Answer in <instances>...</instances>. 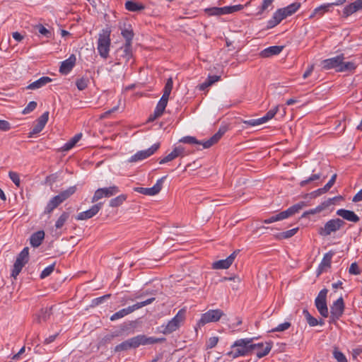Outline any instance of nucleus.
<instances>
[{
	"label": "nucleus",
	"instance_id": "nucleus-1",
	"mask_svg": "<svg viewBox=\"0 0 362 362\" xmlns=\"http://www.w3.org/2000/svg\"><path fill=\"white\" fill-rule=\"evenodd\" d=\"M254 338H246L236 340L231 348L233 350L227 353V356L236 358L239 356L247 355L250 352L255 351V347L261 346L259 344H252Z\"/></svg>",
	"mask_w": 362,
	"mask_h": 362
},
{
	"label": "nucleus",
	"instance_id": "nucleus-2",
	"mask_svg": "<svg viewBox=\"0 0 362 362\" xmlns=\"http://www.w3.org/2000/svg\"><path fill=\"white\" fill-rule=\"evenodd\" d=\"M76 191V186L69 187L67 189L62 191L59 194L53 197L47 203L45 213L50 214L54 209L58 207L65 200L69 199Z\"/></svg>",
	"mask_w": 362,
	"mask_h": 362
},
{
	"label": "nucleus",
	"instance_id": "nucleus-3",
	"mask_svg": "<svg viewBox=\"0 0 362 362\" xmlns=\"http://www.w3.org/2000/svg\"><path fill=\"white\" fill-rule=\"evenodd\" d=\"M307 206V204L305 202H300L291 206L286 210L281 211L274 216H272L269 217V218L263 220V223H266V224H269V223H274L275 221L284 220L285 218H287L293 216L296 213H298L302 208H303L304 206Z\"/></svg>",
	"mask_w": 362,
	"mask_h": 362
},
{
	"label": "nucleus",
	"instance_id": "nucleus-4",
	"mask_svg": "<svg viewBox=\"0 0 362 362\" xmlns=\"http://www.w3.org/2000/svg\"><path fill=\"white\" fill-rule=\"evenodd\" d=\"M110 30H103L99 34L98 40V51L101 57L107 59L109 54L110 46Z\"/></svg>",
	"mask_w": 362,
	"mask_h": 362
},
{
	"label": "nucleus",
	"instance_id": "nucleus-5",
	"mask_svg": "<svg viewBox=\"0 0 362 362\" xmlns=\"http://www.w3.org/2000/svg\"><path fill=\"white\" fill-rule=\"evenodd\" d=\"M345 222L339 218L328 221L324 226L319 229V234L322 236H328L332 233L339 230L344 226Z\"/></svg>",
	"mask_w": 362,
	"mask_h": 362
},
{
	"label": "nucleus",
	"instance_id": "nucleus-6",
	"mask_svg": "<svg viewBox=\"0 0 362 362\" xmlns=\"http://www.w3.org/2000/svg\"><path fill=\"white\" fill-rule=\"evenodd\" d=\"M328 290L327 288L322 289L315 300V305L323 317H327L329 311L327 304V294Z\"/></svg>",
	"mask_w": 362,
	"mask_h": 362
},
{
	"label": "nucleus",
	"instance_id": "nucleus-7",
	"mask_svg": "<svg viewBox=\"0 0 362 362\" xmlns=\"http://www.w3.org/2000/svg\"><path fill=\"white\" fill-rule=\"evenodd\" d=\"M133 349H136L141 345L153 344L165 341V338H156L153 337H146L144 334H139L130 338Z\"/></svg>",
	"mask_w": 362,
	"mask_h": 362
},
{
	"label": "nucleus",
	"instance_id": "nucleus-8",
	"mask_svg": "<svg viewBox=\"0 0 362 362\" xmlns=\"http://www.w3.org/2000/svg\"><path fill=\"white\" fill-rule=\"evenodd\" d=\"M185 311L184 310H179L177 315L168 322L163 331V334H170L177 329L185 319Z\"/></svg>",
	"mask_w": 362,
	"mask_h": 362
},
{
	"label": "nucleus",
	"instance_id": "nucleus-9",
	"mask_svg": "<svg viewBox=\"0 0 362 362\" xmlns=\"http://www.w3.org/2000/svg\"><path fill=\"white\" fill-rule=\"evenodd\" d=\"M223 315L224 313L220 309L209 310L202 315L201 319L199 321V325H204L209 322H217Z\"/></svg>",
	"mask_w": 362,
	"mask_h": 362
},
{
	"label": "nucleus",
	"instance_id": "nucleus-10",
	"mask_svg": "<svg viewBox=\"0 0 362 362\" xmlns=\"http://www.w3.org/2000/svg\"><path fill=\"white\" fill-rule=\"evenodd\" d=\"M119 192V187L113 185L109 187L98 189L91 199V202L95 203L103 197H110Z\"/></svg>",
	"mask_w": 362,
	"mask_h": 362
},
{
	"label": "nucleus",
	"instance_id": "nucleus-11",
	"mask_svg": "<svg viewBox=\"0 0 362 362\" xmlns=\"http://www.w3.org/2000/svg\"><path fill=\"white\" fill-rule=\"evenodd\" d=\"M345 305L342 297H339L330 306V318L332 322L338 320L344 314Z\"/></svg>",
	"mask_w": 362,
	"mask_h": 362
},
{
	"label": "nucleus",
	"instance_id": "nucleus-12",
	"mask_svg": "<svg viewBox=\"0 0 362 362\" xmlns=\"http://www.w3.org/2000/svg\"><path fill=\"white\" fill-rule=\"evenodd\" d=\"M167 175H165L162 177L161 178L158 179L156 182V183L150 188H145V187H134V190L136 192H139L140 194H144V195H148V196H153L157 194H158L162 187H163V183L164 180L166 179Z\"/></svg>",
	"mask_w": 362,
	"mask_h": 362
},
{
	"label": "nucleus",
	"instance_id": "nucleus-13",
	"mask_svg": "<svg viewBox=\"0 0 362 362\" xmlns=\"http://www.w3.org/2000/svg\"><path fill=\"white\" fill-rule=\"evenodd\" d=\"M160 148V143H156L152 145L150 148L146 150L139 151L134 155L130 157L129 162L134 163L144 160L151 155H153Z\"/></svg>",
	"mask_w": 362,
	"mask_h": 362
},
{
	"label": "nucleus",
	"instance_id": "nucleus-14",
	"mask_svg": "<svg viewBox=\"0 0 362 362\" xmlns=\"http://www.w3.org/2000/svg\"><path fill=\"white\" fill-rule=\"evenodd\" d=\"M341 59H345L344 54H341L334 57L326 59L322 61V68L325 70L334 69L338 72V69L341 64Z\"/></svg>",
	"mask_w": 362,
	"mask_h": 362
},
{
	"label": "nucleus",
	"instance_id": "nucleus-15",
	"mask_svg": "<svg viewBox=\"0 0 362 362\" xmlns=\"http://www.w3.org/2000/svg\"><path fill=\"white\" fill-rule=\"evenodd\" d=\"M239 252L240 250H236L226 259L214 262L212 264V268L214 269H223L229 268Z\"/></svg>",
	"mask_w": 362,
	"mask_h": 362
},
{
	"label": "nucleus",
	"instance_id": "nucleus-16",
	"mask_svg": "<svg viewBox=\"0 0 362 362\" xmlns=\"http://www.w3.org/2000/svg\"><path fill=\"white\" fill-rule=\"evenodd\" d=\"M116 54L117 60H124L125 63H127L133 57L132 45L124 44L122 47L117 50Z\"/></svg>",
	"mask_w": 362,
	"mask_h": 362
},
{
	"label": "nucleus",
	"instance_id": "nucleus-17",
	"mask_svg": "<svg viewBox=\"0 0 362 362\" xmlns=\"http://www.w3.org/2000/svg\"><path fill=\"white\" fill-rule=\"evenodd\" d=\"M103 204V202H99L96 204L93 205L88 210L79 213L76 216V219L87 220L93 217L101 209Z\"/></svg>",
	"mask_w": 362,
	"mask_h": 362
},
{
	"label": "nucleus",
	"instance_id": "nucleus-18",
	"mask_svg": "<svg viewBox=\"0 0 362 362\" xmlns=\"http://www.w3.org/2000/svg\"><path fill=\"white\" fill-rule=\"evenodd\" d=\"M49 119V112H45L37 119L36 124L34 125L32 130L29 133V137L40 133L45 127Z\"/></svg>",
	"mask_w": 362,
	"mask_h": 362
},
{
	"label": "nucleus",
	"instance_id": "nucleus-19",
	"mask_svg": "<svg viewBox=\"0 0 362 362\" xmlns=\"http://www.w3.org/2000/svg\"><path fill=\"white\" fill-rule=\"evenodd\" d=\"M227 130L228 127L226 126H221L215 134L209 139L204 141V143L202 144L203 148H209L216 144Z\"/></svg>",
	"mask_w": 362,
	"mask_h": 362
},
{
	"label": "nucleus",
	"instance_id": "nucleus-20",
	"mask_svg": "<svg viewBox=\"0 0 362 362\" xmlns=\"http://www.w3.org/2000/svg\"><path fill=\"white\" fill-rule=\"evenodd\" d=\"M76 62V57L74 54H71L69 57L61 63L59 72L62 74H68L74 67Z\"/></svg>",
	"mask_w": 362,
	"mask_h": 362
},
{
	"label": "nucleus",
	"instance_id": "nucleus-21",
	"mask_svg": "<svg viewBox=\"0 0 362 362\" xmlns=\"http://www.w3.org/2000/svg\"><path fill=\"white\" fill-rule=\"evenodd\" d=\"M334 252L333 251H329L325 253L317 269V276H320L322 273H323L327 268L331 267L332 258L334 256Z\"/></svg>",
	"mask_w": 362,
	"mask_h": 362
},
{
	"label": "nucleus",
	"instance_id": "nucleus-22",
	"mask_svg": "<svg viewBox=\"0 0 362 362\" xmlns=\"http://www.w3.org/2000/svg\"><path fill=\"white\" fill-rule=\"evenodd\" d=\"M362 9V0H356L354 2L346 6L343 10V16L348 17L350 15Z\"/></svg>",
	"mask_w": 362,
	"mask_h": 362
},
{
	"label": "nucleus",
	"instance_id": "nucleus-23",
	"mask_svg": "<svg viewBox=\"0 0 362 362\" xmlns=\"http://www.w3.org/2000/svg\"><path fill=\"white\" fill-rule=\"evenodd\" d=\"M336 214L344 219L353 223H357L360 220V218L353 211L340 209L337 211Z\"/></svg>",
	"mask_w": 362,
	"mask_h": 362
},
{
	"label": "nucleus",
	"instance_id": "nucleus-24",
	"mask_svg": "<svg viewBox=\"0 0 362 362\" xmlns=\"http://www.w3.org/2000/svg\"><path fill=\"white\" fill-rule=\"evenodd\" d=\"M257 344H259L261 346L255 347V350L256 351V356L257 358H262L270 352L273 343L272 341H268L265 344L260 342Z\"/></svg>",
	"mask_w": 362,
	"mask_h": 362
},
{
	"label": "nucleus",
	"instance_id": "nucleus-25",
	"mask_svg": "<svg viewBox=\"0 0 362 362\" xmlns=\"http://www.w3.org/2000/svg\"><path fill=\"white\" fill-rule=\"evenodd\" d=\"M335 199H336V197H334L332 199H329L328 200L322 202L320 205L317 206L316 208L305 211L302 214V217L305 218V217H307L308 215H313V214L321 212L322 210H324L325 208H327L331 204H332V201Z\"/></svg>",
	"mask_w": 362,
	"mask_h": 362
},
{
	"label": "nucleus",
	"instance_id": "nucleus-26",
	"mask_svg": "<svg viewBox=\"0 0 362 362\" xmlns=\"http://www.w3.org/2000/svg\"><path fill=\"white\" fill-rule=\"evenodd\" d=\"M284 49V46H271L260 52L259 55L263 58L270 57L279 54Z\"/></svg>",
	"mask_w": 362,
	"mask_h": 362
},
{
	"label": "nucleus",
	"instance_id": "nucleus-27",
	"mask_svg": "<svg viewBox=\"0 0 362 362\" xmlns=\"http://www.w3.org/2000/svg\"><path fill=\"white\" fill-rule=\"evenodd\" d=\"M52 79L48 76H42L37 79V81L30 83L26 88L30 90H36L40 88L47 83H50Z\"/></svg>",
	"mask_w": 362,
	"mask_h": 362
},
{
	"label": "nucleus",
	"instance_id": "nucleus-28",
	"mask_svg": "<svg viewBox=\"0 0 362 362\" xmlns=\"http://www.w3.org/2000/svg\"><path fill=\"white\" fill-rule=\"evenodd\" d=\"M204 12L209 16H222L229 14L228 6L223 7H210L204 9Z\"/></svg>",
	"mask_w": 362,
	"mask_h": 362
},
{
	"label": "nucleus",
	"instance_id": "nucleus-29",
	"mask_svg": "<svg viewBox=\"0 0 362 362\" xmlns=\"http://www.w3.org/2000/svg\"><path fill=\"white\" fill-rule=\"evenodd\" d=\"M45 238V232L43 230H38L33 233L30 238V244L33 247H39Z\"/></svg>",
	"mask_w": 362,
	"mask_h": 362
},
{
	"label": "nucleus",
	"instance_id": "nucleus-30",
	"mask_svg": "<svg viewBox=\"0 0 362 362\" xmlns=\"http://www.w3.org/2000/svg\"><path fill=\"white\" fill-rule=\"evenodd\" d=\"M52 307L49 308H42L39 313L36 315L35 320L38 323H41L42 322H46L51 315L52 314Z\"/></svg>",
	"mask_w": 362,
	"mask_h": 362
},
{
	"label": "nucleus",
	"instance_id": "nucleus-31",
	"mask_svg": "<svg viewBox=\"0 0 362 362\" xmlns=\"http://www.w3.org/2000/svg\"><path fill=\"white\" fill-rule=\"evenodd\" d=\"M135 310H135V308L134 307V305H131L126 308H123V309L116 312L115 313H114L110 317V320L115 321L116 320L120 319V318L124 317V316L133 313Z\"/></svg>",
	"mask_w": 362,
	"mask_h": 362
},
{
	"label": "nucleus",
	"instance_id": "nucleus-32",
	"mask_svg": "<svg viewBox=\"0 0 362 362\" xmlns=\"http://www.w3.org/2000/svg\"><path fill=\"white\" fill-rule=\"evenodd\" d=\"M344 59H341V64L340 65L338 72H353L357 67V64L354 62H344Z\"/></svg>",
	"mask_w": 362,
	"mask_h": 362
},
{
	"label": "nucleus",
	"instance_id": "nucleus-33",
	"mask_svg": "<svg viewBox=\"0 0 362 362\" xmlns=\"http://www.w3.org/2000/svg\"><path fill=\"white\" fill-rule=\"evenodd\" d=\"M125 8L132 12H136L141 10H144L145 8L144 5L142 4H139L136 1H127L125 2Z\"/></svg>",
	"mask_w": 362,
	"mask_h": 362
},
{
	"label": "nucleus",
	"instance_id": "nucleus-34",
	"mask_svg": "<svg viewBox=\"0 0 362 362\" xmlns=\"http://www.w3.org/2000/svg\"><path fill=\"white\" fill-rule=\"evenodd\" d=\"M168 99L169 98L163 97V96L161 97V98L158 101V103L155 108V110H154V111H156V114L157 115H162L163 114V112L165 110V107L168 105Z\"/></svg>",
	"mask_w": 362,
	"mask_h": 362
},
{
	"label": "nucleus",
	"instance_id": "nucleus-35",
	"mask_svg": "<svg viewBox=\"0 0 362 362\" xmlns=\"http://www.w3.org/2000/svg\"><path fill=\"white\" fill-rule=\"evenodd\" d=\"M281 21H282V20L280 17V15L279 14L277 11H276L273 13L272 18L268 21L267 28V29L273 28L275 26H276L277 25H279Z\"/></svg>",
	"mask_w": 362,
	"mask_h": 362
},
{
	"label": "nucleus",
	"instance_id": "nucleus-36",
	"mask_svg": "<svg viewBox=\"0 0 362 362\" xmlns=\"http://www.w3.org/2000/svg\"><path fill=\"white\" fill-rule=\"evenodd\" d=\"M16 260H20V263L25 265L29 260V248L25 247L18 255Z\"/></svg>",
	"mask_w": 362,
	"mask_h": 362
},
{
	"label": "nucleus",
	"instance_id": "nucleus-37",
	"mask_svg": "<svg viewBox=\"0 0 362 362\" xmlns=\"http://www.w3.org/2000/svg\"><path fill=\"white\" fill-rule=\"evenodd\" d=\"M298 230V228H295L284 232L278 233L276 238L278 240L288 239L293 237Z\"/></svg>",
	"mask_w": 362,
	"mask_h": 362
},
{
	"label": "nucleus",
	"instance_id": "nucleus-38",
	"mask_svg": "<svg viewBox=\"0 0 362 362\" xmlns=\"http://www.w3.org/2000/svg\"><path fill=\"white\" fill-rule=\"evenodd\" d=\"M122 37L125 39L126 42L124 44L131 45L132 44V40L134 37V32L132 29L124 28L122 30L121 33Z\"/></svg>",
	"mask_w": 362,
	"mask_h": 362
},
{
	"label": "nucleus",
	"instance_id": "nucleus-39",
	"mask_svg": "<svg viewBox=\"0 0 362 362\" xmlns=\"http://www.w3.org/2000/svg\"><path fill=\"white\" fill-rule=\"evenodd\" d=\"M334 5H338L337 3H332V4H322L317 8H315V13H317V16H322L325 13L329 11V8L332 7Z\"/></svg>",
	"mask_w": 362,
	"mask_h": 362
},
{
	"label": "nucleus",
	"instance_id": "nucleus-40",
	"mask_svg": "<svg viewBox=\"0 0 362 362\" xmlns=\"http://www.w3.org/2000/svg\"><path fill=\"white\" fill-rule=\"evenodd\" d=\"M127 197L126 194H120L115 198L112 199L110 201V206L111 207H117L122 205L124 202L126 201Z\"/></svg>",
	"mask_w": 362,
	"mask_h": 362
},
{
	"label": "nucleus",
	"instance_id": "nucleus-41",
	"mask_svg": "<svg viewBox=\"0 0 362 362\" xmlns=\"http://www.w3.org/2000/svg\"><path fill=\"white\" fill-rule=\"evenodd\" d=\"M301 4L300 2H294L288 6L284 7L287 14L291 16L294 14L300 8Z\"/></svg>",
	"mask_w": 362,
	"mask_h": 362
},
{
	"label": "nucleus",
	"instance_id": "nucleus-42",
	"mask_svg": "<svg viewBox=\"0 0 362 362\" xmlns=\"http://www.w3.org/2000/svg\"><path fill=\"white\" fill-rule=\"evenodd\" d=\"M267 122H268L267 118L264 116H263L258 119H251L248 120H245L243 121V123L251 127H255L262 124Z\"/></svg>",
	"mask_w": 362,
	"mask_h": 362
},
{
	"label": "nucleus",
	"instance_id": "nucleus-43",
	"mask_svg": "<svg viewBox=\"0 0 362 362\" xmlns=\"http://www.w3.org/2000/svg\"><path fill=\"white\" fill-rule=\"evenodd\" d=\"M89 83L90 81L88 77H81L76 79V86L79 90H83L88 87Z\"/></svg>",
	"mask_w": 362,
	"mask_h": 362
},
{
	"label": "nucleus",
	"instance_id": "nucleus-44",
	"mask_svg": "<svg viewBox=\"0 0 362 362\" xmlns=\"http://www.w3.org/2000/svg\"><path fill=\"white\" fill-rule=\"evenodd\" d=\"M303 314L305 317L308 324L310 327H314L318 325V320L315 317H313L308 310L304 309L303 310Z\"/></svg>",
	"mask_w": 362,
	"mask_h": 362
},
{
	"label": "nucleus",
	"instance_id": "nucleus-45",
	"mask_svg": "<svg viewBox=\"0 0 362 362\" xmlns=\"http://www.w3.org/2000/svg\"><path fill=\"white\" fill-rule=\"evenodd\" d=\"M180 142L189 144H199L202 145L204 141H199L195 137L191 136H184L179 140Z\"/></svg>",
	"mask_w": 362,
	"mask_h": 362
},
{
	"label": "nucleus",
	"instance_id": "nucleus-46",
	"mask_svg": "<svg viewBox=\"0 0 362 362\" xmlns=\"http://www.w3.org/2000/svg\"><path fill=\"white\" fill-rule=\"evenodd\" d=\"M24 266L25 265L22 263H20V260H16L11 271V276L13 279H16Z\"/></svg>",
	"mask_w": 362,
	"mask_h": 362
},
{
	"label": "nucleus",
	"instance_id": "nucleus-47",
	"mask_svg": "<svg viewBox=\"0 0 362 362\" xmlns=\"http://www.w3.org/2000/svg\"><path fill=\"white\" fill-rule=\"evenodd\" d=\"M129 349H132V345L130 339L117 345L115 348V351L116 352H119V351H127Z\"/></svg>",
	"mask_w": 362,
	"mask_h": 362
},
{
	"label": "nucleus",
	"instance_id": "nucleus-48",
	"mask_svg": "<svg viewBox=\"0 0 362 362\" xmlns=\"http://www.w3.org/2000/svg\"><path fill=\"white\" fill-rule=\"evenodd\" d=\"M173 79H172V78H169L167 80L165 85L164 86L163 93L162 96L169 98V96H170V93L173 89Z\"/></svg>",
	"mask_w": 362,
	"mask_h": 362
},
{
	"label": "nucleus",
	"instance_id": "nucleus-49",
	"mask_svg": "<svg viewBox=\"0 0 362 362\" xmlns=\"http://www.w3.org/2000/svg\"><path fill=\"white\" fill-rule=\"evenodd\" d=\"M69 217V214L68 212H63L56 221L55 227L57 229L61 228L68 220Z\"/></svg>",
	"mask_w": 362,
	"mask_h": 362
},
{
	"label": "nucleus",
	"instance_id": "nucleus-50",
	"mask_svg": "<svg viewBox=\"0 0 362 362\" xmlns=\"http://www.w3.org/2000/svg\"><path fill=\"white\" fill-rule=\"evenodd\" d=\"M321 177H322V174L320 173L313 174L308 179L302 180L300 182V187H305V185H307L308 183H310L311 182H314L315 180H320Z\"/></svg>",
	"mask_w": 362,
	"mask_h": 362
},
{
	"label": "nucleus",
	"instance_id": "nucleus-51",
	"mask_svg": "<svg viewBox=\"0 0 362 362\" xmlns=\"http://www.w3.org/2000/svg\"><path fill=\"white\" fill-rule=\"evenodd\" d=\"M333 356L337 362H347L345 355L337 348H334L333 351Z\"/></svg>",
	"mask_w": 362,
	"mask_h": 362
},
{
	"label": "nucleus",
	"instance_id": "nucleus-52",
	"mask_svg": "<svg viewBox=\"0 0 362 362\" xmlns=\"http://www.w3.org/2000/svg\"><path fill=\"white\" fill-rule=\"evenodd\" d=\"M55 264H52L45 268L40 274V279H45L49 276L54 270Z\"/></svg>",
	"mask_w": 362,
	"mask_h": 362
},
{
	"label": "nucleus",
	"instance_id": "nucleus-53",
	"mask_svg": "<svg viewBox=\"0 0 362 362\" xmlns=\"http://www.w3.org/2000/svg\"><path fill=\"white\" fill-rule=\"evenodd\" d=\"M273 1L274 0H263L261 6L259 8V11L257 13V15L261 16L263 13V12L272 4Z\"/></svg>",
	"mask_w": 362,
	"mask_h": 362
},
{
	"label": "nucleus",
	"instance_id": "nucleus-54",
	"mask_svg": "<svg viewBox=\"0 0 362 362\" xmlns=\"http://www.w3.org/2000/svg\"><path fill=\"white\" fill-rule=\"evenodd\" d=\"M8 176L9 178L12 180V182L16 185V186L19 187L21 185L19 174L16 172L10 171L8 173Z\"/></svg>",
	"mask_w": 362,
	"mask_h": 362
},
{
	"label": "nucleus",
	"instance_id": "nucleus-55",
	"mask_svg": "<svg viewBox=\"0 0 362 362\" xmlns=\"http://www.w3.org/2000/svg\"><path fill=\"white\" fill-rule=\"evenodd\" d=\"M291 326V324L288 322H285L284 323H281L280 325H279L276 327L272 329L271 330L272 332H284L286 329H288V328H290Z\"/></svg>",
	"mask_w": 362,
	"mask_h": 362
},
{
	"label": "nucleus",
	"instance_id": "nucleus-56",
	"mask_svg": "<svg viewBox=\"0 0 362 362\" xmlns=\"http://www.w3.org/2000/svg\"><path fill=\"white\" fill-rule=\"evenodd\" d=\"M35 28L37 29L39 33L44 35L45 37L49 38L52 35L51 32L44 27L42 24L37 25Z\"/></svg>",
	"mask_w": 362,
	"mask_h": 362
},
{
	"label": "nucleus",
	"instance_id": "nucleus-57",
	"mask_svg": "<svg viewBox=\"0 0 362 362\" xmlns=\"http://www.w3.org/2000/svg\"><path fill=\"white\" fill-rule=\"evenodd\" d=\"M37 105V104L35 101H30L23 110V114L26 115L31 112L36 108Z\"/></svg>",
	"mask_w": 362,
	"mask_h": 362
},
{
	"label": "nucleus",
	"instance_id": "nucleus-58",
	"mask_svg": "<svg viewBox=\"0 0 362 362\" xmlns=\"http://www.w3.org/2000/svg\"><path fill=\"white\" fill-rule=\"evenodd\" d=\"M154 300H155V298H151L144 301L136 303V304H134L133 305L135 308V310H138L142 307H144L147 305L152 303Z\"/></svg>",
	"mask_w": 362,
	"mask_h": 362
},
{
	"label": "nucleus",
	"instance_id": "nucleus-59",
	"mask_svg": "<svg viewBox=\"0 0 362 362\" xmlns=\"http://www.w3.org/2000/svg\"><path fill=\"white\" fill-rule=\"evenodd\" d=\"M250 2H247L245 5L238 4L234 6H228L229 13L238 12L243 9L245 6H247Z\"/></svg>",
	"mask_w": 362,
	"mask_h": 362
},
{
	"label": "nucleus",
	"instance_id": "nucleus-60",
	"mask_svg": "<svg viewBox=\"0 0 362 362\" xmlns=\"http://www.w3.org/2000/svg\"><path fill=\"white\" fill-rule=\"evenodd\" d=\"M177 158L175 153V152L173 151L171 153H170L168 155L165 156L163 158H162L160 161V164H164L165 163L170 162L174 159Z\"/></svg>",
	"mask_w": 362,
	"mask_h": 362
},
{
	"label": "nucleus",
	"instance_id": "nucleus-61",
	"mask_svg": "<svg viewBox=\"0 0 362 362\" xmlns=\"http://www.w3.org/2000/svg\"><path fill=\"white\" fill-rule=\"evenodd\" d=\"M349 272L350 274L358 275L361 274L358 265L356 262H354L351 264Z\"/></svg>",
	"mask_w": 362,
	"mask_h": 362
},
{
	"label": "nucleus",
	"instance_id": "nucleus-62",
	"mask_svg": "<svg viewBox=\"0 0 362 362\" xmlns=\"http://www.w3.org/2000/svg\"><path fill=\"white\" fill-rule=\"evenodd\" d=\"M218 341V338L217 337H212L209 339L206 342V348L212 349L215 347Z\"/></svg>",
	"mask_w": 362,
	"mask_h": 362
},
{
	"label": "nucleus",
	"instance_id": "nucleus-63",
	"mask_svg": "<svg viewBox=\"0 0 362 362\" xmlns=\"http://www.w3.org/2000/svg\"><path fill=\"white\" fill-rule=\"evenodd\" d=\"M327 192L325 189H324V187L320 188L315 191L312 192L310 194H305V197H307L308 196H310L311 198H315L324 193Z\"/></svg>",
	"mask_w": 362,
	"mask_h": 362
},
{
	"label": "nucleus",
	"instance_id": "nucleus-64",
	"mask_svg": "<svg viewBox=\"0 0 362 362\" xmlns=\"http://www.w3.org/2000/svg\"><path fill=\"white\" fill-rule=\"evenodd\" d=\"M278 110H279V107L278 106H276L273 109H271L270 110H269L266 115H264V117L267 118V121L272 119L274 116L278 112Z\"/></svg>",
	"mask_w": 362,
	"mask_h": 362
}]
</instances>
